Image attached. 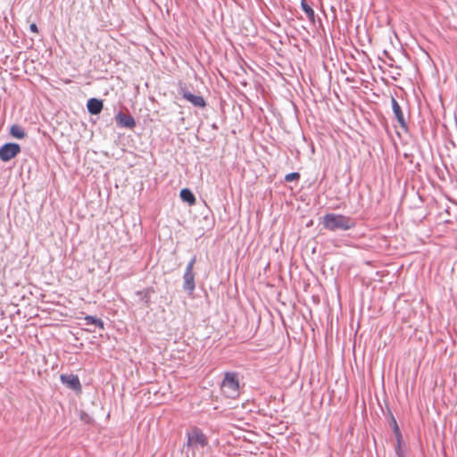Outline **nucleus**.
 Here are the masks:
<instances>
[{"label":"nucleus","mask_w":457,"mask_h":457,"mask_svg":"<svg viewBox=\"0 0 457 457\" xmlns=\"http://www.w3.org/2000/svg\"><path fill=\"white\" fill-rule=\"evenodd\" d=\"M322 226L329 231H346L356 226L355 220L341 213H327L322 217Z\"/></svg>","instance_id":"nucleus-1"},{"label":"nucleus","mask_w":457,"mask_h":457,"mask_svg":"<svg viewBox=\"0 0 457 457\" xmlns=\"http://www.w3.org/2000/svg\"><path fill=\"white\" fill-rule=\"evenodd\" d=\"M187 447L193 449L200 447H205L208 445V438L204 432L197 427H194L189 432L187 433Z\"/></svg>","instance_id":"nucleus-2"},{"label":"nucleus","mask_w":457,"mask_h":457,"mask_svg":"<svg viewBox=\"0 0 457 457\" xmlns=\"http://www.w3.org/2000/svg\"><path fill=\"white\" fill-rule=\"evenodd\" d=\"M221 388L229 397H235L238 395L239 381L236 372H227L221 382Z\"/></svg>","instance_id":"nucleus-3"},{"label":"nucleus","mask_w":457,"mask_h":457,"mask_svg":"<svg viewBox=\"0 0 457 457\" xmlns=\"http://www.w3.org/2000/svg\"><path fill=\"white\" fill-rule=\"evenodd\" d=\"M179 94L183 99L188 101L195 107L204 108L206 105L204 98L202 96L192 94L186 85H179Z\"/></svg>","instance_id":"nucleus-4"},{"label":"nucleus","mask_w":457,"mask_h":457,"mask_svg":"<svg viewBox=\"0 0 457 457\" xmlns=\"http://www.w3.org/2000/svg\"><path fill=\"white\" fill-rule=\"evenodd\" d=\"M21 152V146L18 143H4L0 147V160L6 162L14 158Z\"/></svg>","instance_id":"nucleus-5"},{"label":"nucleus","mask_w":457,"mask_h":457,"mask_svg":"<svg viewBox=\"0 0 457 457\" xmlns=\"http://www.w3.org/2000/svg\"><path fill=\"white\" fill-rule=\"evenodd\" d=\"M392 111L395 120L403 132H408L409 125L403 115V110L395 97H391Z\"/></svg>","instance_id":"nucleus-6"},{"label":"nucleus","mask_w":457,"mask_h":457,"mask_svg":"<svg viewBox=\"0 0 457 457\" xmlns=\"http://www.w3.org/2000/svg\"><path fill=\"white\" fill-rule=\"evenodd\" d=\"M61 382L65 385L68 388L79 393L82 390V386L78 375L74 374H61Z\"/></svg>","instance_id":"nucleus-7"},{"label":"nucleus","mask_w":457,"mask_h":457,"mask_svg":"<svg viewBox=\"0 0 457 457\" xmlns=\"http://www.w3.org/2000/svg\"><path fill=\"white\" fill-rule=\"evenodd\" d=\"M115 120L120 128L132 129L136 127L135 119L130 114L124 113L120 111L115 115Z\"/></svg>","instance_id":"nucleus-8"},{"label":"nucleus","mask_w":457,"mask_h":457,"mask_svg":"<svg viewBox=\"0 0 457 457\" xmlns=\"http://www.w3.org/2000/svg\"><path fill=\"white\" fill-rule=\"evenodd\" d=\"M182 288L185 292L187 293L188 295H192L195 288V274L191 270H185L183 274V286Z\"/></svg>","instance_id":"nucleus-9"},{"label":"nucleus","mask_w":457,"mask_h":457,"mask_svg":"<svg viewBox=\"0 0 457 457\" xmlns=\"http://www.w3.org/2000/svg\"><path fill=\"white\" fill-rule=\"evenodd\" d=\"M104 108V103L101 99L91 97L87 102V109L90 114L97 115Z\"/></svg>","instance_id":"nucleus-10"},{"label":"nucleus","mask_w":457,"mask_h":457,"mask_svg":"<svg viewBox=\"0 0 457 457\" xmlns=\"http://www.w3.org/2000/svg\"><path fill=\"white\" fill-rule=\"evenodd\" d=\"M179 196L183 202L192 205L195 203V197L189 188H182L179 192Z\"/></svg>","instance_id":"nucleus-11"},{"label":"nucleus","mask_w":457,"mask_h":457,"mask_svg":"<svg viewBox=\"0 0 457 457\" xmlns=\"http://www.w3.org/2000/svg\"><path fill=\"white\" fill-rule=\"evenodd\" d=\"M301 8L303 12L306 14L308 20L312 22H315V12L313 9L308 4L306 0H301Z\"/></svg>","instance_id":"nucleus-12"},{"label":"nucleus","mask_w":457,"mask_h":457,"mask_svg":"<svg viewBox=\"0 0 457 457\" xmlns=\"http://www.w3.org/2000/svg\"><path fill=\"white\" fill-rule=\"evenodd\" d=\"M84 320L86 325H94L100 329H104V321L96 316L87 315L84 317Z\"/></svg>","instance_id":"nucleus-13"},{"label":"nucleus","mask_w":457,"mask_h":457,"mask_svg":"<svg viewBox=\"0 0 457 457\" xmlns=\"http://www.w3.org/2000/svg\"><path fill=\"white\" fill-rule=\"evenodd\" d=\"M153 292L151 288H144L142 290H137L136 292V295L139 298V300L145 303L146 305L150 303V294Z\"/></svg>","instance_id":"nucleus-14"},{"label":"nucleus","mask_w":457,"mask_h":457,"mask_svg":"<svg viewBox=\"0 0 457 457\" xmlns=\"http://www.w3.org/2000/svg\"><path fill=\"white\" fill-rule=\"evenodd\" d=\"M10 133L13 137L18 138V139H21L26 136L24 129L16 124L12 125L11 127Z\"/></svg>","instance_id":"nucleus-15"},{"label":"nucleus","mask_w":457,"mask_h":457,"mask_svg":"<svg viewBox=\"0 0 457 457\" xmlns=\"http://www.w3.org/2000/svg\"><path fill=\"white\" fill-rule=\"evenodd\" d=\"M392 423H393L394 434L395 436L396 440L397 441L402 440L401 431H400L397 422L394 417H392Z\"/></svg>","instance_id":"nucleus-16"},{"label":"nucleus","mask_w":457,"mask_h":457,"mask_svg":"<svg viewBox=\"0 0 457 457\" xmlns=\"http://www.w3.org/2000/svg\"><path fill=\"white\" fill-rule=\"evenodd\" d=\"M300 174L299 172H290L285 176L286 182H291L293 180L299 179Z\"/></svg>","instance_id":"nucleus-17"},{"label":"nucleus","mask_w":457,"mask_h":457,"mask_svg":"<svg viewBox=\"0 0 457 457\" xmlns=\"http://www.w3.org/2000/svg\"><path fill=\"white\" fill-rule=\"evenodd\" d=\"M195 262H196V255H194V256L190 259V261L188 262V263L187 264V266H186V270H188V269H189V270H193V269H194V265H195Z\"/></svg>","instance_id":"nucleus-18"},{"label":"nucleus","mask_w":457,"mask_h":457,"mask_svg":"<svg viewBox=\"0 0 457 457\" xmlns=\"http://www.w3.org/2000/svg\"><path fill=\"white\" fill-rule=\"evenodd\" d=\"M395 453H396V455L398 457H404V454L402 452V448H401V440L397 441V445H396V448H395Z\"/></svg>","instance_id":"nucleus-19"},{"label":"nucleus","mask_w":457,"mask_h":457,"mask_svg":"<svg viewBox=\"0 0 457 457\" xmlns=\"http://www.w3.org/2000/svg\"><path fill=\"white\" fill-rule=\"evenodd\" d=\"M29 30L33 33H37L38 32V29H37V26L36 23H31L29 25Z\"/></svg>","instance_id":"nucleus-20"},{"label":"nucleus","mask_w":457,"mask_h":457,"mask_svg":"<svg viewBox=\"0 0 457 457\" xmlns=\"http://www.w3.org/2000/svg\"><path fill=\"white\" fill-rule=\"evenodd\" d=\"M212 128H213V129H217L216 124H212Z\"/></svg>","instance_id":"nucleus-21"}]
</instances>
